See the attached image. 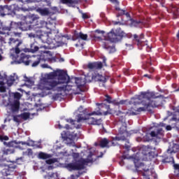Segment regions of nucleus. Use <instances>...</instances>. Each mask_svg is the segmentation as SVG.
I'll use <instances>...</instances> for the list:
<instances>
[{
    "mask_svg": "<svg viewBox=\"0 0 179 179\" xmlns=\"http://www.w3.org/2000/svg\"><path fill=\"white\" fill-rule=\"evenodd\" d=\"M16 146V143L15 141L8 142L7 144L8 148H15Z\"/></svg>",
    "mask_w": 179,
    "mask_h": 179,
    "instance_id": "obj_33",
    "label": "nucleus"
},
{
    "mask_svg": "<svg viewBox=\"0 0 179 179\" xmlns=\"http://www.w3.org/2000/svg\"><path fill=\"white\" fill-rule=\"evenodd\" d=\"M1 173L3 176H10L12 171L10 170V169L8 168L6 169H3Z\"/></svg>",
    "mask_w": 179,
    "mask_h": 179,
    "instance_id": "obj_30",
    "label": "nucleus"
},
{
    "mask_svg": "<svg viewBox=\"0 0 179 179\" xmlns=\"http://www.w3.org/2000/svg\"><path fill=\"white\" fill-rule=\"evenodd\" d=\"M40 17L37 15H31L25 17L26 22H27L31 27H36V23H38Z\"/></svg>",
    "mask_w": 179,
    "mask_h": 179,
    "instance_id": "obj_11",
    "label": "nucleus"
},
{
    "mask_svg": "<svg viewBox=\"0 0 179 179\" xmlns=\"http://www.w3.org/2000/svg\"><path fill=\"white\" fill-rule=\"evenodd\" d=\"M40 58L38 59L37 61L34 62L33 64H32V66L33 67H35V66H37V65H38V64H40Z\"/></svg>",
    "mask_w": 179,
    "mask_h": 179,
    "instance_id": "obj_37",
    "label": "nucleus"
},
{
    "mask_svg": "<svg viewBox=\"0 0 179 179\" xmlns=\"http://www.w3.org/2000/svg\"><path fill=\"white\" fill-rule=\"evenodd\" d=\"M92 79H93V80H95V82H106V77L97 73L93 74Z\"/></svg>",
    "mask_w": 179,
    "mask_h": 179,
    "instance_id": "obj_17",
    "label": "nucleus"
},
{
    "mask_svg": "<svg viewBox=\"0 0 179 179\" xmlns=\"http://www.w3.org/2000/svg\"><path fill=\"white\" fill-rule=\"evenodd\" d=\"M144 149H145V150H148V148H145Z\"/></svg>",
    "mask_w": 179,
    "mask_h": 179,
    "instance_id": "obj_61",
    "label": "nucleus"
},
{
    "mask_svg": "<svg viewBox=\"0 0 179 179\" xmlns=\"http://www.w3.org/2000/svg\"><path fill=\"white\" fill-rule=\"evenodd\" d=\"M10 13V7L8 6H0V15L1 16H5L6 15H9Z\"/></svg>",
    "mask_w": 179,
    "mask_h": 179,
    "instance_id": "obj_16",
    "label": "nucleus"
},
{
    "mask_svg": "<svg viewBox=\"0 0 179 179\" xmlns=\"http://www.w3.org/2000/svg\"><path fill=\"white\" fill-rule=\"evenodd\" d=\"M105 42H103V48H107V40L111 43H118L121 40V35L118 33V30L111 29L107 35L104 36Z\"/></svg>",
    "mask_w": 179,
    "mask_h": 179,
    "instance_id": "obj_4",
    "label": "nucleus"
},
{
    "mask_svg": "<svg viewBox=\"0 0 179 179\" xmlns=\"http://www.w3.org/2000/svg\"><path fill=\"white\" fill-rule=\"evenodd\" d=\"M20 97H22V95L19 92H16L14 94V101L10 102V106L12 111H18L19 107H20V102L19 100H20Z\"/></svg>",
    "mask_w": 179,
    "mask_h": 179,
    "instance_id": "obj_9",
    "label": "nucleus"
},
{
    "mask_svg": "<svg viewBox=\"0 0 179 179\" xmlns=\"http://www.w3.org/2000/svg\"><path fill=\"white\" fill-rule=\"evenodd\" d=\"M34 51H38V47L36 46Z\"/></svg>",
    "mask_w": 179,
    "mask_h": 179,
    "instance_id": "obj_46",
    "label": "nucleus"
},
{
    "mask_svg": "<svg viewBox=\"0 0 179 179\" xmlns=\"http://www.w3.org/2000/svg\"><path fill=\"white\" fill-rule=\"evenodd\" d=\"M134 40L137 41L138 45H140L141 44H142V40H143V34H141L139 38L138 37V35L134 34Z\"/></svg>",
    "mask_w": 179,
    "mask_h": 179,
    "instance_id": "obj_27",
    "label": "nucleus"
},
{
    "mask_svg": "<svg viewBox=\"0 0 179 179\" xmlns=\"http://www.w3.org/2000/svg\"><path fill=\"white\" fill-rule=\"evenodd\" d=\"M51 24H48L45 21H40L39 22H36L35 27H36L38 29H41L43 27H46L48 30H51Z\"/></svg>",
    "mask_w": 179,
    "mask_h": 179,
    "instance_id": "obj_15",
    "label": "nucleus"
},
{
    "mask_svg": "<svg viewBox=\"0 0 179 179\" xmlns=\"http://www.w3.org/2000/svg\"><path fill=\"white\" fill-rule=\"evenodd\" d=\"M120 13H121L122 15H125V11L121 10V11H120Z\"/></svg>",
    "mask_w": 179,
    "mask_h": 179,
    "instance_id": "obj_45",
    "label": "nucleus"
},
{
    "mask_svg": "<svg viewBox=\"0 0 179 179\" xmlns=\"http://www.w3.org/2000/svg\"><path fill=\"white\" fill-rule=\"evenodd\" d=\"M166 129L167 131H171V126H170V125L166 126Z\"/></svg>",
    "mask_w": 179,
    "mask_h": 179,
    "instance_id": "obj_41",
    "label": "nucleus"
},
{
    "mask_svg": "<svg viewBox=\"0 0 179 179\" xmlns=\"http://www.w3.org/2000/svg\"><path fill=\"white\" fill-rule=\"evenodd\" d=\"M3 155H13L15 153V149L13 148H6L3 150Z\"/></svg>",
    "mask_w": 179,
    "mask_h": 179,
    "instance_id": "obj_28",
    "label": "nucleus"
},
{
    "mask_svg": "<svg viewBox=\"0 0 179 179\" xmlns=\"http://www.w3.org/2000/svg\"><path fill=\"white\" fill-rule=\"evenodd\" d=\"M71 89H72V87L71 86H70V85H65V86H64V87H57V90L58 91V92H69V90H71Z\"/></svg>",
    "mask_w": 179,
    "mask_h": 179,
    "instance_id": "obj_23",
    "label": "nucleus"
},
{
    "mask_svg": "<svg viewBox=\"0 0 179 179\" xmlns=\"http://www.w3.org/2000/svg\"><path fill=\"white\" fill-rule=\"evenodd\" d=\"M152 99H156V96H155V93L153 92H143L137 98L131 99L130 104L138 106L141 103L143 106V107H140L135 110V112H132L131 114L136 115V114H139V113H142V111H150V108L157 107V103L152 100Z\"/></svg>",
    "mask_w": 179,
    "mask_h": 179,
    "instance_id": "obj_2",
    "label": "nucleus"
},
{
    "mask_svg": "<svg viewBox=\"0 0 179 179\" xmlns=\"http://www.w3.org/2000/svg\"><path fill=\"white\" fill-rule=\"evenodd\" d=\"M126 16L128 17L129 16V13H126Z\"/></svg>",
    "mask_w": 179,
    "mask_h": 179,
    "instance_id": "obj_57",
    "label": "nucleus"
},
{
    "mask_svg": "<svg viewBox=\"0 0 179 179\" xmlns=\"http://www.w3.org/2000/svg\"><path fill=\"white\" fill-rule=\"evenodd\" d=\"M126 45H128V43H126Z\"/></svg>",
    "mask_w": 179,
    "mask_h": 179,
    "instance_id": "obj_64",
    "label": "nucleus"
},
{
    "mask_svg": "<svg viewBox=\"0 0 179 179\" xmlns=\"http://www.w3.org/2000/svg\"><path fill=\"white\" fill-rule=\"evenodd\" d=\"M148 153H150V152L147 151L146 152H144V155H148Z\"/></svg>",
    "mask_w": 179,
    "mask_h": 179,
    "instance_id": "obj_51",
    "label": "nucleus"
},
{
    "mask_svg": "<svg viewBox=\"0 0 179 179\" xmlns=\"http://www.w3.org/2000/svg\"><path fill=\"white\" fill-rule=\"evenodd\" d=\"M66 167L69 171H72L73 170H83L85 169V165L83 162L78 161L75 163L68 164Z\"/></svg>",
    "mask_w": 179,
    "mask_h": 179,
    "instance_id": "obj_10",
    "label": "nucleus"
},
{
    "mask_svg": "<svg viewBox=\"0 0 179 179\" xmlns=\"http://www.w3.org/2000/svg\"><path fill=\"white\" fill-rule=\"evenodd\" d=\"M59 128L61 129V125L59 124Z\"/></svg>",
    "mask_w": 179,
    "mask_h": 179,
    "instance_id": "obj_60",
    "label": "nucleus"
},
{
    "mask_svg": "<svg viewBox=\"0 0 179 179\" xmlns=\"http://www.w3.org/2000/svg\"><path fill=\"white\" fill-rule=\"evenodd\" d=\"M20 117L22 120H28V118L30 117V114H29V113H24L21 114Z\"/></svg>",
    "mask_w": 179,
    "mask_h": 179,
    "instance_id": "obj_31",
    "label": "nucleus"
},
{
    "mask_svg": "<svg viewBox=\"0 0 179 179\" xmlns=\"http://www.w3.org/2000/svg\"><path fill=\"white\" fill-rule=\"evenodd\" d=\"M13 121H15V122H20V119H19V116H14Z\"/></svg>",
    "mask_w": 179,
    "mask_h": 179,
    "instance_id": "obj_39",
    "label": "nucleus"
},
{
    "mask_svg": "<svg viewBox=\"0 0 179 179\" xmlns=\"http://www.w3.org/2000/svg\"><path fill=\"white\" fill-rule=\"evenodd\" d=\"M17 79V76H10L7 80L8 86H11L13 85L14 82Z\"/></svg>",
    "mask_w": 179,
    "mask_h": 179,
    "instance_id": "obj_24",
    "label": "nucleus"
},
{
    "mask_svg": "<svg viewBox=\"0 0 179 179\" xmlns=\"http://www.w3.org/2000/svg\"><path fill=\"white\" fill-rule=\"evenodd\" d=\"M106 99H105L107 103H113V99L110 98V96L108 94L106 95Z\"/></svg>",
    "mask_w": 179,
    "mask_h": 179,
    "instance_id": "obj_35",
    "label": "nucleus"
},
{
    "mask_svg": "<svg viewBox=\"0 0 179 179\" xmlns=\"http://www.w3.org/2000/svg\"><path fill=\"white\" fill-rule=\"evenodd\" d=\"M145 78H149V76L148 74L144 75Z\"/></svg>",
    "mask_w": 179,
    "mask_h": 179,
    "instance_id": "obj_52",
    "label": "nucleus"
},
{
    "mask_svg": "<svg viewBox=\"0 0 179 179\" xmlns=\"http://www.w3.org/2000/svg\"><path fill=\"white\" fill-rule=\"evenodd\" d=\"M71 178H72V179H78V178H79V176L78 175H76V176L71 175Z\"/></svg>",
    "mask_w": 179,
    "mask_h": 179,
    "instance_id": "obj_40",
    "label": "nucleus"
},
{
    "mask_svg": "<svg viewBox=\"0 0 179 179\" xmlns=\"http://www.w3.org/2000/svg\"><path fill=\"white\" fill-rule=\"evenodd\" d=\"M104 34V31L100 30H96L95 34H94V38H98V40H101V37Z\"/></svg>",
    "mask_w": 179,
    "mask_h": 179,
    "instance_id": "obj_25",
    "label": "nucleus"
},
{
    "mask_svg": "<svg viewBox=\"0 0 179 179\" xmlns=\"http://www.w3.org/2000/svg\"><path fill=\"white\" fill-rule=\"evenodd\" d=\"M96 106H99V110L97 111H99V113H101V114H104L105 115L110 114V112L111 111L110 106L106 105L104 103H96Z\"/></svg>",
    "mask_w": 179,
    "mask_h": 179,
    "instance_id": "obj_12",
    "label": "nucleus"
},
{
    "mask_svg": "<svg viewBox=\"0 0 179 179\" xmlns=\"http://www.w3.org/2000/svg\"><path fill=\"white\" fill-rule=\"evenodd\" d=\"M168 153H174V151H171L170 149L167 150Z\"/></svg>",
    "mask_w": 179,
    "mask_h": 179,
    "instance_id": "obj_44",
    "label": "nucleus"
},
{
    "mask_svg": "<svg viewBox=\"0 0 179 179\" xmlns=\"http://www.w3.org/2000/svg\"><path fill=\"white\" fill-rule=\"evenodd\" d=\"M2 60V56L0 55V61Z\"/></svg>",
    "mask_w": 179,
    "mask_h": 179,
    "instance_id": "obj_58",
    "label": "nucleus"
},
{
    "mask_svg": "<svg viewBox=\"0 0 179 179\" xmlns=\"http://www.w3.org/2000/svg\"><path fill=\"white\" fill-rule=\"evenodd\" d=\"M69 83V76L61 72H52L43 78L38 85L41 90H55L59 85Z\"/></svg>",
    "mask_w": 179,
    "mask_h": 179,
    "instance_id": "obj_1",
    "label": "nucleus"
},
{
    "mask_svg": "<svg viewBox=\"0 0 179 179\" xmlns=\"http://www.w3.org/2000/svg\"><path fill=\"white\" fill-rule=\"evenodd\" d=\"M55 162H57V160L55 159H49L45 161V163L47 164H54V163H55Z\"/></svg>",
    "mask_w": 179,
    "mask_h": 179,
    "instance_id": "obj_32",
    "label": "nucleus"
},
{
    "mask_svg": "<svg viewBox=\"0 0 179 179\" xmlns=\"http://www.w3.org/2000/svg\"><path fill=\"white\" fill-rule=\"evenodd\" d=\"M76 138V134H73L69 136V137L66 138V141H70L69 143H66L67 145H70V146H75V143L73 142V139Z\"/></svg>",
    "mask_w": 179,
    "mask_h": 179,
    "instance_id": "obj_21",
    "label": "nucleus"
},
{
    "mask_svg": "<svg viewBox=\"0 0 179 179\" xmlns=\"http://www.w3.org/2000/svg\"><path fill=\"white\" fill-rule=\"evenodd\" d=\"M71 122H73V121L71 120Z\"/></svg>",
    "mask_w": 179,
    "mask_h": 179,
    "instance_id": "obj_63",
    "label": "nucleus"
},
{
    "mask_svg": "<svg viewBox=\"0 0 179 179\" xmlns=\"http://www.w3.org/2000/svg\"><path fill=\"white\" fill-rule=\"evenodd\" d=\"M160 126H161V127H166V124H163V123H161V124H160Z\"/></svg>",
    "mask_w": 179,
    "mask_h": 179,
    "instance_id": "obj_47",
    "label": "nucleus"
},
{
    "mask_svg": "<svg viewBox=\"0 0 179 179\" xmlns=\"http://www.w3.org/2000/svg\"><path fill=\"white\" fill-rule=\"evenodd\" d=\"M36 12H38V13H40L41 16H48V15H50V9H48V8H39L36 9Z\"/></svg>",
    "mask_w": 179,
    "mask_h": 179,
    "instance_id": "obj_19",
    "label": "nucleus"
},
{
    "mask_svg": "<svg viewBox=\"0 0 179 179\" xmlns=\"http://www.w3.org/2000/svg\"><path fill=\"white\" fill-rule=\"evenodd\" d=\"M6 80V77L1 75L0 73V92L1 93H5V92H6V87H5Z\"/></svg>",
    "mask_w": 179,
    "mask_h": 179,
    "instance_id": "obj_14",
    "label": "nucleus"
},
{
    "mask_svg": "<svg viewBox=\"0 0 179 179\" xmlns=\"http://www.w3.org/2000/svg\"><path fill=\"white\" fill-rule=\"evenodd\" d=\"M66 129H69V125H66Z\"/></svg>",
    "mask_w": 179,
    "mask_h": 179,
    "instance_id": "obj_53",
    "label": "nucleus"
},
{
    "mask_svg": "<svg viewBox=\"0 0 179 179\" xmlns=\"http://www.w3.org/2000/svg\"><path fill=\"white\" fill-rule=\"evenodd\" d=\"M101 148H110V141L107 138H104L100 142Z\"/></svg>",
    "mask_w": 179,
    "mask_h": 179,
    "instance_id": "obj_22",
    "label": "nucleus"
},
{
    "mask_svg": "<svg viewBox=\"0 0 179 179\" xmlns=\"http://www.w3.org/2000/svg\"><path fill=\"white\" fill-rule=\"evenodd\" d=\"M113 2H116V3L118 2L117 0H111Z\"/></svg>",
    "mask_w": 179,
    "mask_h": 179,
    "instance_id": "obj_54",
    "label": "nucleus"
},
{
    "mask_svg": "<svg viewBox=\"0 0 179 179\" xmlns=\"http://www.w3.org/2000/svg\"><path fill=\"white\" fill-rule=\"evenodd\" d=\"M87 66L88 69H101L103 64L101 62L89 63Z\"/></svg>",
    "mask_w": 179,
    "mask_h": 179,
    "instance_id": "obj_13",
    "label": "nucleus"
},
{
    "mask_svg": "<svg viewBox=\"0 0 179 179\" xmlns=\"http://www.w3.org/2000/svg\"><path fill=\"white\" fill-rule=\"evenodd\" d=\"M83 108L80 107L78 108V113H80L78 115L77 121L78 122H80V121H87V124L90 125H101L102 121L101 119L96 120L92 115H101V112L100 111H93L90 113L86 115V111L83 110Z\"/></svg>",
    "mask_w": 179,
    "mask_h": 179,
    "instance_id": "obj_3",
    "label": "nucleus"
},
{
    "mask_svg": "<svg viewBox=\"0 0 179 179\" xmlns=\"http://www.w3.org/2000/svg\"><path fill=\"white\" fill-rule=\"evenodd\" d=\"M120 104H124V101H120Z\"/></svg>",
    "mask_w": 179,
    "mask_h": 179,
    "instance_id": "obj_50",
    "label": "nucleus"
},
{
    "mask_svg": "<svg viewBox=\"0 0 179 179\" xmlns=\"http://www.w3.org/2000/svg\"><path fill=\"white\" fill-rule=\"evenodd\" d=\"M52 156L50 154L44 153V152H40L38 154V158L42 159L43 160H46V159H50Z\"/></svg>",
    "mask_w": 179,
    "mask_h": 179,
    "instance_id": "obj_26",
    "label": "nucleus"
},
{
    "mask_svg": "<svg viewBox=\"0 0 179 179\" xmlns=\"http://www.w3.org/2000/svg\"><path fill=\"white\" fill-rule=\"evenodd\" d=\"M0 141H9V137L8 136L0 135Z\"/></svg>",
    "mask_w": 179,
    "mask_h": 179,
    "instance_id": "obj_34",
    "label": "nucleus"
},
{
    "mask_svg": "<svg viewBox=\"0 0 179 179\" xmlns=\"http://www.w3.org/2000/svg\"><path fill=\"white\" fill-rule=\"evenodd\" d=\"M2 30L1 31H3V33H5V31H10V27H4L2 28Z\"/></svg>",
    "mask_w": 179,
    "mask_h": 179,
    "instance_id": "obj_36",
    "label": "nucleus"
},
{
    "mask_svg": "<svg viewBox=\"0 0 179 179\" xmlns=\"http://www.w3.org/2000/svg\"><path fill=\"white\" fill-rule=\"evenodd\" d=\"M3 145H5L6 146H8V143L3 142Z\"/></svg>",
    "mask_w": 179,
    "mask_h": 179,
    "instance_id": "obj_49",
    "label": "nucleus"
},
{
    "mask_svg": "<svg viewBox=\"0 0 179 179\" xmlns=\"http://www.w3.org/2000/svg\"><path fill=\"white\" fill-rule=\"evenodd\" d=\"M79 79H76V83H78Z\"/></svg>",
    "mask_w": 179,
    "mask_h": 179,
    "instance_id": "obj_56",
    "label": "nucleus"
},
{
    "mask_svg": "<svg viewBox=\"0 0 179 179\" xmlns=\"http://www.w3.org/2000/svg\"><path fill=\"white\" fill-rule=\"evenodd\" d=\"M83 19H87V15L83 14Z\"/></svg>",
    "mask_w": 179,
    "mask_h": 179,
    "instance_id": "obj_42",
    "label": "nucleus"
},
{
    "mask_svg": "<svg viewBox=\"0 0 179 179\" xmlns=\"http://www.w3.org/2000/svg\"><path fill=\"white\" fill-rule=\"evenodd\" d=\"M11 59H13L14 62H12L11 64H24L25 65H29L30 60H29V56L21 54L20 59H19V56H17V54L16 55H10Z\"/></svg>",
    "mask_w": 179,
    "mask_h": 179,
    "instance_id": "obj_6",
    "label": "nucleus"
},
{
    "mask_svg": "<svg viewBox=\"0 0 179 179\" xmlns=\"http://www.w3.org/2000/svg\"><path fill=\"white\" fill-rule=\"evenodd\" d=\"M86 80H87V77H86Z\"/></svg>",
    "mask_w": 179,
    "mask_h": 179,
    "instance_id": "obj_62",
    "label": "nucleus"
},
{
    "mask_svg": "<svg viewBox=\"0 0 179 179\" xmlns=\"http://www.w3.org/2000/svg\"><path fill=\"white\" fill-rule=\"evenodd\" d=\"M52 169V166H48V170H51Z\"/></svg>",
    "mask_w": 179,
    "mask_h": 179,
    "instance_id": "obj_55",
    "label": "nucleus"
},
{
    "mask_svg": "<svg viewBox=\"0 0 179 179\" xmlns=\"http://www.w3.org/2000/svg\"><path fill=\"white\" fill-rule=\"evenodd\" d=\"M79 153H73L72 154V157H73V159L75 160H76V159H79Z\"/></svg>",
    "mask_w": 179,
    "mask_h": 179,
    "instance_id": "obj_38",
    "label": "nucleus"
},
{
    "mask_svg": "<svg viewBox=\"0 0 179 179\" xmlns=\"http://www.w3.org/2000/svg\"><path fill=\"white\" fill-rule=\"evenodd\" d=\"M139 169H141L140 171H141L143 179L157 178V175H156V173L153 172L152 169L146 168L145 165H141Z\"/></svg>",
    "mask_w": 179,
    "mask_h": 179,
    "instance_id": "obj_5",
    "label": "nucleus"
},
{
    "mask_svg": "<svg viewBox=\"0 0 179 179\" xmlns=\"http://www.w3.org/2000/svg\"><path fill=\"white\" fill-rule=\"evenodd\" d=\"M11 27L13 29H20V30H22L23 31H27V30H30L31 29V26L24 20L23 22H11Z\"/></svg>",
    "mask_w": 179,
    "mask_h": 179,
    "instance_id": "obj_7",
    "label": "nucleus"
},
{
    "mask_svg": "<svg viewBox=\"0 0 179 179\" xmlns=\"http://www.w3.org/2000/svg\"><path fill=\"white\" fill-rule=\"evenodd\" d=\"M152 138H159L160 135H163V129L158 128L155 131H152L150 133Z\"/></svg>",
    "mask_w": 179,
    "mask_h": 179,
    "instance_id": "obj_18",
    "label": "nucleus"
},
{
    "mask_svg": "<svg viewBox=\"0 0 179 179\" xmlns=\"http://www.w3.org/2000/svg\"><path fill=\"white\" fill-rule=\"evenodd\" d=\"M124 148H125L126 149H129V145H125Z\"/></svg>",
    "mask_w": 179,
    "mask_h": 179,
    "instance_id": "obj_48",
    "label": "nucleus"
},
{
    "mask_svg": "<svg viewBox=\"0 0 179 179\" xmlns=\"http://www.w3.org/2000/svg\"><path fill=\"white\" fill-rule=\"evenodd\" d=\"M3 43H6V40H5V42H1V41H0V48L2 47V44H3Z\"/></svg>",
    "mask_w": 179,
    "mask_h": 179,
    "instance_id": "obj_43",
    "label": "nucleus"
},
{
    "mask_svg": "<svg viewBox=\"0 0 179 179\" xmlns=\"http://www.w3.org/2000/svg\"><path fill=\"white\" fill-rule=\"evenodd\" d=\"M78 87H80L81 85H77Z\"/></svg>",
    "mask_w": 179,
    "mask_h": 179,
    "instance_id": "obj_59",
    "label": "nucleus"
},
{
    "mask_svg": "<svg viewBox=\"0 0 179 179\" xmlns=\"http://www.w3.org/2000/svg\"><path fill=\"white\" fill-rule=\"evenodd\" d=\"M8 44L10 47H15V48H12L11 51H14L16 55L20 53V49H19V46L22 44V41H19V39H15L13 38H10L8 41Z\"/></svg>",
    "mask_w": 179,
    "mask_h": 179,
    "instance_id": "obj_8",
    "label": "nucleus"
},
{
    "mask_svg": "<svg viewBox=\"0 0 179 179\" xmlns=\"http://www.w3.org/2000/svg\"><path fill=\"white\" fill-rule=\"evenodd\" d=\"M77 38H81V40L86 41L87 40V34H84L83 33L80 32L76 34Z\"/></svg>",
    "mask_w": 179,
    "mask_h": 179,
    "instance_id": "obj_29",
    "label": "nucleus"
},
{
    "mask_svg": "<svg viewBox=\"0 0 179 179\" xmlns=\"http://www.w3.org/2000/svg\"><path fill=\"white\" fill-rule=\"evenodd\" d=\"M60 2L61 3H64L69 6H72V5H76V3H79V1L78 0H60Z\"/></svg>",
    "mask_w": 179,
    "mask_h": 179,
    "instance_id": "obj_20",
    "label": "nucleus"
}]
</instances>
